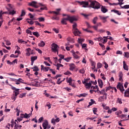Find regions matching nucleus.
Here are the masks:
<instances>
[{
    "mask_svg": "<svg viewBox=\"0 0 129 129\" xmlns=\"http://www.w3.org/2000/svg\"><path fill=\"white\" fill-rule=\"evenodd\" d=\"M5 41H6L7 45H11V43L10 40H5Z\"/></svg>",
    "mask_w": 129,
    "mask_h": 129,
    "instance_id": "4d7b16f0",
    "label": "nucleus"
},
{
    "mask_svg": "<svg viewBox=\"0 0 129 129\" xmlns=\"http://www.w3.org/2000/svg\"><path fill=\"white\" fill-rule=\"evenodd\" d=\"M125 120H128V119H123V120H120V121H118V124L119 125H120V126H123V125L121 123L122 121H125Z\"/></svg>",
    "mask_w": 129,
    "mask_h": 129,
    "instance_id": "58836bf2",
    "label": "nucleus"
},
{
    "mask_svg": "<svg viewBox=\"0 0 129 129\" xmlns=\"http://www.w3.org/2000/svg\"><path fill=\"white\" fill-rule=\"evenodd\" d=\"M117 102H118L119 104H122V103L121 99H120L119 98H118Z\"/></svg>",
    "mask_w": 129,
    "mask_h": 129,
    "instance_id": "69168bd1",
    "label": "nucleus"
},
{
    "mask_svg": "<svg viewBox=\"0 0 129 129\" xmlns=\"http://www.w3.org/2000/svg\"><path fill=\"white\" fill-rule=\"evenodd\" d=\"M78 3H80L81 5H83V7H84L85 8L89 6V2H86L85 1H82V2L78 1Z\"/></svg>",
    "mask_w": 129,
    "mask_h": 129,
    "instance_id": "9d476101",
    "label": "nucleus"
},
{
    "mask_svg": "<svg viewBox=\"0 0 129 129\" xmlns=\"http://www.w3.org/2000/svg\"><path fill=\"white\" fill-rule=\"evenodd\" d=\"M82 47L84 49H87V44L86 43H83V44H82Z\"/></svg>",
    "mask_w": 129,
    "mask_h": 129,
    "instance_id": "f704fd0d",
    "label": "nucleus"
},
{
    "mask_svg": "<svg viewBox=\"0 0 129 129\" xmlns=\"http://www.w3.org/2000/svg\"><path fill=\"white\" fill-rule=\"evenodd\" d=\"M58 56L60 57L61 61L62 60V59H64V55L63 54H58Z\"/></svg>",
    "mask_w": 129,
    "mask_h": 129,
    "instance_id": "603ef678",
    "label": "nucleus"
},
{
    "mask_svg": "<svg viewBox=\"0 0 129 129\" xmlns=\"http://www.w3.org/2000/svg\"><path fill=\"white\" fill-rule=\"evenodd\" d=\"M121 8H124V9H128L129 8V5H124V6L121 7Z\"/></svg>",
    "mask_w": 129,
    "mask_h": 129,
    "instance_id": "0e129e2a",
    "label": "nucleus"
},
{
    "mask_svg": "<svg viewBox=\"0 0 129 129\" xmlns=\"http://www.w3.org/2000/svg\"><path fill=\"white\" fill-rule=\"evenodd\" d=\"M95 89H97L96 92L99 93V88H98V86H97V85H96V86H95Z\"/></svg>",
    "mask_w": 129,
    "mask_h": 129,
    "instance_id": "e2e57ef3",
    "label": "nucleus"
},
{
    "mask_svg": "<svg viewBox=\"0 0 129 129\" xmlns=\"http://www.w3.org/2000/svg\"><path fill=\"white\" fill-rule=\"evenodd\" d=\"M125 97H129V88L127 90H125L124 92Z\"/></svg>",
    "mask_w": 129,
    "mask_h": 129,
    "instance_id": "a878e982",
    "label": "nucleus"
},
{
    "mask_svg": "<svg viewBox=\"0 0 129 129\" xmlns=\"http://www.w3.org/2000/svg\"><path fill=\"white\" fill-rule=\"evenodd\" d=\"M26 95V93H23V94H21L19 96L20 98H23Z\"/></svg>",
    "mask_w": 129,
    "mask_h": 129,
    "instance_id": "8fccbe9b",
    "label": "nucleus"
},
{
    "mask_svg": "<svg viewBox=\"0 0 129 129\" xmlns=\"http://www.w3.org/2000/svg\"><path fill=\"white\" fill-rule=\"evenodd\" d=\"M27 22L28 23H29V24H31V25H32L33 24H34V21H33L32 20H31V19H27Z\"/></svg>",
    "mask_w": 129,
    "mask_h": 129,
    "instance_id": "e433bc0d",
    "label": "nucleus"
},
{
    "mask_svg": "<svg viewBox=\"0 0 129 129\" xmlns=\"http://www.w3.org/2000/svg\"><path fill=\"white\" fill-rule=\"evenodd\" d=\"M103 64L101 62H98L97 64V69H101L102 67Z\"/></svg>",
    "mask_w": 129,
    "mask_h": 129,
    "instance_id": "7c9ffc66",
    "label": "nucleus"
},
{
    "mask_svg": "<svg viewBox=\"0 0 129 129\" xmlns=\"http://www.w3.org/2000/svg\"><path fill=\"white\" fill-rule=\"evenodd\" d=\"M15 125H14V129H18L19 127V125L17 124V122H15Z\"/></svg>",
    "mask_w": 129,
    "mask_h": 129,
    "instance_id": "6e6d98bb",
    "label": "nucleus"
},
{
    "mask_svg": "<svg viewBox=\"0 0 129 129\" xmlns=\"http://www.w3.org/2000/svg\"><path fill=\"white\" fill-rule=\"evenodd\" d=\"M56 120L54 119V118H52L51 119V123H53V124H55Z\"/></svg>",
    "mask_w": 129,
    "mask_h": 129,
    "instance_id": "052dcab7",
    "label": "nucleus"
},
{
    "mask_svg": "<svg viewBox=\"0 0 129 129\" xmlns=\"http://www.w3.org/2000/svg\"><path fill=\"white\" fill-rule=\"evenodd\" d=\"M98 83L99 84V86L100 88H103V82L101 79H98Z\"/></svg>",
    "mask_w": 129,
    "mask_h": 129,
    "instance_id": "dca6fc26",
    "label": "nucleus"
},
{
    "mask_svg": "<svg viewBox=\"0 0 129 129\" xmlns=\"http://www.w3.org/2000/svg\"><path fill=\"white\" fill-rule=\"evenodd\" d=\"M92 82L93 81L89 82V83H87L86 81H82V83L85 85L86 88H90V87H91Z\"/></svg>",
    "mask_w": 129,
    "mask_h": 129,
    "instance_id": "6e6552de",
    "label": "nucleus"
},
{
    "mask_svg": "<svg viewBox=\"0 0 129 129\" xmlns=\"http://www.w3.org/2000/svg\"><path fill=\"white\" fill-rule=\"evenodd\" d=\"M121 113H122V111H121L120 110L115 112V114H116V115H117L118 116H119L120 114H121Z\"/></svg>",
    "mask_w": 129,
    "mask_h": 129,
    "instance_id": "a18cd8bd",
    "label": "nucleus"
},
{
    "mask_svg": "<svg viewBox=\"0 0 129 129\" xmlns=\"http://www.w3.org/2000/svg\"><path fill=\"white\" fill-rule=\"evenodd\" d=\"M89 2L91 3L90 6L92 8L94 9H99L101 7V5L97 1H92V0H89Z\"/></svg>",
    "mask_w": 129,
    "mask_h": 129,
    "instance_id": "39448f33",
    "label": "nucleus"
},
{
    "mask_svg": "<svg viewBox=\"0 0 129 129\" xmlns=\"http://www.w3.org/2000/svg\"><path fill=\"white\" fill-rule=\"evenodd\" d=\"M72 57H67L66 58H64V60L67 62H69L71 60Z\"/></svg>",
    "mask_w": 129,
    "mask_h": 129,
    "instance_id": "bf43d9fd",
    "label": "nucleus"
},
{
    "mask_svg": "<svg viewBox=\"0 0 129 129\" xmlns=\"http://www.w3.org/2000/svg\"><path fill=\"white\" fill-rule=\"evenodd\" d=\"M72 32L75 36H80L81 32L79 31V29L77 28V23H74L73 25Z\"/></svg>",
    "mask_w": 129,
    "mask_h": 129,
    "instance_id": "20e7f679",
    "label": "nucleus"
},
{
    "mask_svg": "<svg viewBox=\"0 0 129 129\" xmlns=\"http://www.w3.org/2000/svg\"><path fill=\"white\" fill-rule=\"evenodd\" d=\"M67 40L68 41H69V43L70 42H74V39H73V38H72L71 37H68Z\"/></svg>",
    "mask_w": 129,
    "mask_h": 129,
    "instance_id": "473e14b6",
    "label": "nucleus"
},
{
    "mask_svg": "<svg viewBox=\"0 0 129 129\" xmlns=\"http://www.w3.org/2000/svg\"><path fill=\"white\" fill-rule=\"evenodd\" d=\"M94 103H95V101H94L93 99H91V102H89V105H88V107L93 105V104H94Z\"/></svg>",
    "mask_w": 129,
    "mask_h": 129,
    "instance_id": "393cba45",
    "label": "nucleus"
},
{
    "mask_svg": "<svg viewBox=\"0 0 129 129\" xmlns=\"http://www.w3.org/2000/svg\"><path fill=\"white\" fill-rule=\"evenodd\" d=\"M122 51H121V50H117L116 51L117 54H122Z\"/></svg>",
    "mask_w": 129,
    "mask_h": 129,
    "instance_id": "774afa93",
    "label": "nucleus"
},
{
    "mask_svg": "<svg viewBox=\"0 0 129 129\" xmlns=\"http://www.w3.org/2000/svg\"><path fill=\"white\" fill-rule=\"evenodd\" d=\"M70 71H74L76 69V65L75 63H70Z\"/></svg>",
    "mask_w": 129,
    "mask_h": 129,
    "instance_id": "f3484780",
    "label": "nucleus"
},
{
    "mask_svg": "<svg viewBox=\"0 0 129 129\" xmlns=\"http://www.w3.org/2000/svg\"><path fill=\"white\" fill-rule=\"evenodd\" d=\"M11 89L14 90L13 94L11 96V99L14 100V101H15L18 97V95L20 94V89H17L16 87H14V86H12V85H11Z\"/></svg>",
    "mask_w": 129,
    "mask_h": 129,
    "instance_id": "f03ea898",
    "label": "nucleus"
},
{
    "mask_svg": "<svg viewBox=\"0 0 129 129\" xmlns=\"http://www.w3.org/2000/svg\"><path fill=\"white\" fill-rule=\"evenodd\" d=\"M26 14V12L25 10H22V12H21V16H25Z\"/></svg>",
    "mask_w": 129,
    "mask_h": 129,
    "instance_id": "de8ad7c7",
    "label": "nucleus"
},
{
    "mask_svg": "<svg viewBox=\"0 0 129 129\" xmlns=\"http://www.w3.org/2000/svg\"><path fill=\"white\" fill-rule=\"evenodd\" d=\"M9 8H7L9 11V14L10 15H14L16 13V11H15L14 7L12 6V4H8Z\"/></svg>",
    "mask_w": 129,
    "mask_h": 129,
    "instance_id": "423d86ee",
    "label": "nucleus"
},
{
    "mask_svg": "<svg viewBox=\"0 0 129 129\" xmlns=\"http://www.w3.org/2000/svg\"><path fill=\"white\" fill-rule=\"evenodd\" d=\"M63 16H67L66 18H62L61 19V24L67 25V21H69L71 23H73L74 21H78L79 17V16H71L70 15L67 14H62Z\"/></svg>",
    "mask_w": 129,
    "mask_h": 129,
    "instance_id": "f257e3e1",
    "label": "nucleus"
},
{
    "mask_svg": "<svg viewBox=\"0 0 129 129\" xmlns=\"http://www.w3.org/2000/svg\"><path fill=\"white\" fill-rule=\"evenodd\" d=\"M124 56L125 57H127V58H128V57H129V52H128V51H126V52H124Z\"/></svg>",
    "mask_w": 129,
    "mask_h": 129,
    "instance_id": "c03bdc74",
    "label": "nucleus"
},
{
    "mask_svg": "<svg viewBox=\"0 0 129 129\" xmlns=\"http://www.w3.org/2000/svg\"><path fill=\"white\" fill-rule=\"evenodd\" d=\"M88 95V93H83L82 94H80V95H78V96L79 97H86Z\"/></svg>",
    "mask_w": 129,
    "mask_h": 129,
    "instance_id": "b1692460",
    "label": "nucleus"
},
{
    "mask_svg": "<svg viewBox=\"0 0 129 129\" xmlns=\"http://www.w3.org/2000/svg\"><path fill=\"white\" fill-rule=\"evenodd\" d=\"M111 12H114V13H116L118 15H121V13H120L118 10H111Z\"/></svg>",
    "mask_w": 129,
    "mask_h": 129,
    "instance_id": "cd10ccee",
    "label": "nucleus"
},
{
    "mask_svg": "<svg viewBox=\"0 0 129 129\" xmlns=\"http://www.w3.org/2000/svg\"><path fill=\"white\" fill-rule=\"evenodd\" d=\"M39 46H40L41 47H43L44 45H45V42L43 41V40H41L40 42L38 43Z\"/></svg>",
    "mask_w": 129,
    "mask_h": 129,
    "instance_id": "5701e85b",
    "label": "nucleus"
},
{
    "mask_svg": "<svg viewBox=\"0 0 129 129\" xmlns=\"http://www.w3.org/2000/svg\"><path fill=\"white\" fill-rule=\"evenodd\" d=\"M28 42V40L27 41H25L24 40H23V39H19L18 42L19 43H27Z\"/></svg>",
    "mask_w": 129,
    "mask_h": 129,
    "instance_id": "c85d7f7f",
    "label": "nucleus"
},
{
    "mask_svg": "<svg viewBox=\"0 0 129 129\" xmlns=\"http://www.w3.org/2000/svg\"><path fill=\"white\" fill-rule=\"evenodd\" d=\"M79 72L81 74H84L85 73V71L84 69H82L81 70H80Z\"/></svg>",
    "mask_w": 129,
    "mask_h": 129,
    "instance_id": "680f3d73",
    "label": "nucleus"
},
{
    "mask_svg": "<svg viewBox=\"0 0 129 129\" xmlns=\"http://www.w3.org/2000/svg\"><path fill=\"white\" fill-rule=\"evenodd\" d=\"M37 2L35 1H32L31 3H29V6H32L33 7H34V8H38V6L36 5Z\"/></svg>",
    "mask_w": 129,
    "mask_h": 129,
    "instance_id": "ddd939ff",
    "label": "nucleus"
},
{
    "mask_svg": "<svg viewBox=\"0 0 129 129\" xmlns=\"http://www.w3.org/2000/svg\"><path fill=\"white\" fill-rule=\"evenodd\" d=\"M32 33L33 35H35L36 37H39L40 36V34L37 31L33 32Z\"/></svg>",
    "mask_w": 129,
    "mask_h": 129,
    "instance_id": "bb28decb",
    "label": "nucleus"
},
{
    "mask_svg": "<svg viewBox=\"0 0 129 129\" xmlns=\"http://www.w3.org/2000/svg\"><path fill=\"white\" fill-rule=\"evenodd\" d=\"M58 48H59V47L58 46L57 44H56V43H52L51 47L52 51L56 52V51H58Z\"/></svg>",
    "mask_w": 129,
    "mask_h": 129,
    "instance_id": "0eeeda50",
    "label": "nucleus"
},
{
    "mask_svg": "<svg viewBox=\"0 0 129 129\" xmlns=\"http://www.w3.org/2000/svg\"><path fill=\"white\" fill-rule=\"evenodd\" d=\"M99 92L100 94H102L103 95V96H104V98L105 95H107V93L105 92V89H102V90H101V91H99Z\"/></svg>",
    "mask_w": 129,
    "mask_h": 129,
    "instance_id": "6ab92c4d",
    "label": "nucleus"
},
{
    "mask_svg": "<svg viewBox=\"0 0 129 129\" xmlns=\"http://www.w3.org/2000/svg\"><path fill=\"white\" fill-rule=\"evenodd\" d=\"M4 13H6V12H3L2 11L0 12V19H3V15L4 14Z\"/></svg>",
    "mask_w": 129,
    "mask_h": 129,
    "instance_id": "3c124183",
    "label": "nucleus"
},
{
    "mask_svg": "<svg viewBox=\"0 0 129 129\" xmlns=\"http://www.w3.org/2000/svg\"><path fill=\"white\" fill-rule=\"evenodd\" d=\"M119 77V81H123L122 77H123V73L122 72H119L118 74Z\"/></svg>",
    "mask_w": 129,
    "mask_h": 129,
    "instance_id": "aec40b11",
    "label": "nucleus"
},
{
    "mask_svg": "<svg viewBox=\"0 0 129 129\" xmlns=\"http://www.w3.org/2000/svg\"><path fill=\"white\" fill-rule=\"evenodd\" d=\"M33 71H34V72H36V71H39V69H38V67L35 66L34 67V68H33Z\"/></svg>",
    "mask_w": 129,
    "mask_h": 129,
    "instance_id": "5fc2aeb1",
    "label": "nucleus"
},
{
    "mask_svg": "<svg viewBox=\"0 0 129 129\" xmlns=\"http://www.w3.org/2000/svg\"><path fill=\"white\" fill-rule=\"evenodd\" d=\"M123 0H118V3H113V4H110L111 5H115V6H117V5H122Z\"/></svg>",
    "mask_w": 129,
    "mask_h": 129,
    "instance_id": "a211bd4d",
    "label": "nucleus"
},
{
    "mask_svg": "<svg viewBox=\"0 0 129 129\" xmlns=\"http://www.w3.org/2000/svg\"><path fill=\"white\" fill-rule=\"evenodd\" d=\"M73 54L74 57H75V58H79V55H78V54H76L75 51H73Z\"/></svg>",
    "mask_w": 129,
    "mask_h": 129,
    "instance_id": "ea45409f",
    "label": "nucleus"
},
{
    "mask_svg": "<svg viewBox=\"0 0 129 129\" xmlns=\"http://www.w3.org/2000/svg\"><path fill=\"white\" fill-rule=\"evenodd\" d=\"M48 125V120H44V121L42 123V126L43 127V129H47Z\"/></svg>",
    "mask_w": 129,
    "mask_h": 129,
    "instance_id": "4468645a",
    "label": "nucleus"
},
{
    "mask_svg": "<svg viewBox=\"0 0 129 129\" xmlns=\"http://www.w3.org/2000/svg\"><path fill=\"white\" fill-rule=\"evenodd\" d=\"M103 63L105 64V69H107V68H108V64L107 62H106V61H103Z\"/></svg>",
    "mask_w": 129,
    "mask_h": 129,
    "instance_id": "49530a36",
    "label": "nucleus"
},
{
    "mask_svg": "<svg viewBox=\"0 0 129 129\" xmlns=\"http://www.w3.org/2000/svg\"><path fill=\"white\" fill-rule=\"evenodd\" d=\"M104 96H101L100 97H99V100L100 102H102L103 101H104Z\"/></svg>",
    "mask_w": 129,
    "mask_h": 129,
    "instance_id": "79ce46f5",
    "label": "nucleus"
},
{
    "mask_svg": "<svg viewBox=\"0 0 129 129\" xmlns=\"http://www.w3.org/2000/svg\"><path fill=\"white\" fill-rule=\"evenodd\" d=\"M72 81V78H69V80L67 81V82L69 83V85H70L71 82Z\"/></svg>",
    "mask_w": 129,
    "mask_h": 129,
    "instance_id": "338daca9",
    "label": "nucleus"
},
{
    "mask_svg": "<svg viewBox=\"0 0 129 129\" xmlns=\"http://www.w3.org/2000/svg\"><path fill=\"white\" fill-rule=\"evenodd\" d=\"M123 64L124 70H125L126 71H128V66H127L125 60H123Z\"/></svg>",
    "mask_w": 129,
    "mask_h": 129,
    "instance_id": "412c9836",
    "label": "nucleus"
},
{
    "mask_svg": "<svg viewBox=\"0 0 129 129\" xmlns=\"http://www.w3.org/2000/svg\"><path fill=\"white\" fill-rule=\"evenodd\" d=\"M35 25L37 26H42L43 27H44V24H41L39 22H38V21H35Z\"/></svg>",
    "mask_w": 129,
    "mask_h": 129,
    "instance_id": "72a5a7b5",
    "label": "nucleus"
},
{
    "mask_svg": "<svg viewBox=\"0 0 129 129\" xmlns=\"http://www.w3.org/2000/svg\"><path fill=\"white\" fill-rule=\"evenodd\" d=\"M26 33H28V34H30L31 35H32V31L29 30V29H27Z\"/></svg>",
    "mask_w": 129,
    "mask_h": 129,
    "instance_id": "13d9d810",
    "label": "nucleus"
},
{
    "mask_svg": "<svg viewBox=\"0 0 129 129\" xmlns=\"http://www.w3.org/2000/svg\"><path fill=\"white\" fill-rule=\"evenodd\" d=\"M117 89H119L121 92H123V91H124V87L121 83H118V85H117Z\"/></svg>",
    "mask_w": 129,
    "mask_h": 129,
    "instance_id": "1a4fd4ad",
    "label": "nucleus"
},
{
    "mask_svg": "<svg viewBox=\"0 0 129 129\" xmlns=\"http://www.w3.org/2000/svg\"><path fill=\"white\" fill-rule=\"evenodd\" d=\"M60 80H61L60 78H59L57 80V81L56 82V84L60 85V84H61V83L63 82V81H60Z\"/></svg>",
    "mask_w": 129,
    "mask_h": 129,
    "instance_id": "37998d69",
    "label": "nucleus"
},
{
    "mask_svg": "<svg viewBox=\"0 0 129 129\" xmlns=\"http://www.w3.org/2000/svg\"><path fill=\"white\" fill-rule=\"evenodd\" d=\"M98 40L99 41H101V42H102V43H103L104 45L105 43L107 42V39H103V37H101V36H100V37H98Z\"/></svg>",
    "mask_w": 129,
    "mask_h": 129,
    "instance_id": "2eb2a0df",
    "label": "nucleus"
},
{
    "mask_svg": "<svg viewBox=\"0 0 129 129\" xmlns=\"http://www.w3.org/2000/svg\"><path fill=\"white\" fill-rule=\"evenodd\" d=\"M99 17L101 20H102L103 23H105V22H107V18H108L109 16H106V17H105L104 16H101V15H100Z\"/></svg>",
    "mask_w": 129,
    "mask_h": 129,
    "instance_id": "f8f14e48",
    "label": "nucleus"
},
{
    "mask_svg": "<svg viewBox=\"0 0 129 129\" xmlns=\"http://www.w3.org/2000/svg\"><path fill=\"white\" fill-rule=\"evenodd\" d=\"M38 19L39 22H43L45 21V18L44 17H39Z\"/></svg>",
    "mask_w": 129,
    "mask_h": 129,
    "instance_id": "2f4dec72",
    "label": "nucleus"
},
{
    "mask_svg": "<svg viewBox=\"0 0 129 129\" xmlns=\"http://www.w3.org/2000/svg\"><path fill=\"white\" fill-rule=\"evenodd\" d=\"M26 50H27L26 55L29 56L30 55V51L31 50V48H27Z\"/></svg>",
    "mask_w": 129,
    "mask_h": 129,
    "instance_id": "c756f323",
    "label": "nucleus"
},
{
    "mask_svg": "<svg viewBox=\"0 0 129 129\" xmlns=\"http://www.w3.org/2000/svg\"><path fill=\"white\" fill-rule=\"evenodd\" d=\"M64 75H67L68 76L72 75V73H71V72H70L69 71H67V72H66V73H64Z\"/></svg>",
    "mask_w": 129,
    "mask_h": 129,
    "instance_id": "09e8293b",
    "label": "nucleus"
},
{
    "mask_svg": "<svg viewBox=\"0 0 129 129\" xmlns=\"http://www.w3.org/2000/svg\"><path fill=\"white\" fill-rule=\"evenodd\" d=\"M101 11H102V12H103V13H106V12L108 11V9H107L105 7H103V6H102L101 8Z\"/></svg>",
    "mask_w": 129,
    "mask_h": 129,
    "instance_id": "4be33fe9",
    "label": "nucleus"
},
{
    "mask_svg": "<svg viewBox=\"0 0 129 129\" xmlns=\"http://www.w3.org/2000/svg\"><path fill=\"white\" fill-rule=\"evenodd\" d=\"M50 68L49 67H44V71L48 72V70H50Z\"/></svg>",
    "mask_w": 129,
    "mask_h": 129,
    "instance_id": "864d4df0",
    "label": "nucleus"
},
{
    "mask_svg": "<svg viewBox=\"0 0 129 129\" xmlns=\"http://www.w3.org/2000/svg\"><path fill=\"white\" fill-rule=\"evenodd\" d=\"M31 114H27V113H25V114H24V118H29L30 117V115Z\"/></svg>",
    "mask_w": 129,
    "mask_h": 129,
    "instance_id": "c9c22d12",
    "label": "nucleus"
},
{
    "mask_svg": "<svg viewBox=\"0 0 129 129\" xmlns=\"http://www.w3.org/2000/svg\"><path fill=\"white\" fill-rule=\"evenodd\" d=\"M84 41V39H80V38H78V42L79 43H80L82 45V42Z\"/></svg>",
    "mask_w": 129,
    "mask_h": 129,
    "instance_id": "a19ab883",
    "label": "nucleus"
},
{
    "mask_svg": "<svg viewBox=\"0 0 129 129\" xmlns=\"http://www.w3.org/2000/svg\"><path fill=\"white\" fill-rule=\"evenodd\" d=\"M98 17H94L93 19V23H94V24H96L97 20H98Z\"/></svg>",
    "mask_w": 129,
    "mask_h": 129,
    "instance_id": "4c0bfd02",
    "label": "nucleus"
},
{
    "mask_svg": "<svg viewBox=\"0 0 129 129\" xmlns=\"http://www.w3.org/2000/svg\"><path fill=\"white\" fill-rule=\"evenodd\" d=\"M39 5H40V6H42L43 7H41L40 9V10H35V11H36L37 12H41L42 10H47V7H46V6H44V5H43V4H42L41 3H40Z\"/></svg>",
    "mask_w": 129,
    "mask_h": 129,
    "instance_id": "9b49d317",
    "label": "nucleus"
},
{
    "mask_svg": "<svg viewBox=\"0 0 129 129\" xmlns=\"http://www.w3.org/2000/svg\"><path fill=\"white\" fill-rule=\"evenodd\" d=\"M60 11H61L60 8L56 9V11H49V13H52L53 14V16L51 18L52 20H59V17H58V15H60Z\"/></svg>",
    "mask_w": 129,
    "mask_h": 129,
    "instance_id": "7ed1b4c3",
    "label": "nucleus"
}]
</instances>
